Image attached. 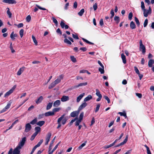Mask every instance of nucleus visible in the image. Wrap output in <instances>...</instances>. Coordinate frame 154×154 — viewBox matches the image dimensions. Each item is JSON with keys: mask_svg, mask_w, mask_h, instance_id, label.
Instances as JSON below:
<instances>
[{"mask_svg": "<svg viewBox=\"0 0 154 154\" xmlns=\"http://www.w3.org/2000/svg\"><path fill=\"white\" fill-rule=\"evenodd\" d=\"M63 75H59L56 80L49 86L48 88L51 89L54 87L56 85L60 82L61 80L63 79Z\"/></svg>", "mask_w": 154, "mask_h": 154, "instance_id": "obj_1", "label": "nucleus"}, {"mask_svg": "<svg viewBox=\"0 0 154 154\" xmlns=\"http://www.w3.org/2000/svg\"><path fill=\"white\" fill-rule=\"evenodd\" d=\"M65 114H63L57 120L58 125L57 127V128H59L61 127V121L63 125H64L66 124L68 119L66 117H65Z\"/></svg>", "mask_w": 154, "mask_h": 154, "instance_id": "obj_2", "label": "nucleus"}, {"mask_svg": "<svg viewBox=\"0 0 154 154\" xmlns=\"http://www.w3.org/2000/svg\"><path fill=\"white\" fill-rule=\"evenodd\" d=\"M26 141V137H24L22 138L21 140H20L18 145L17 146L21 149L22 147L24 145Z\"/></svg>", "mask_w": 154, "mask_h": 154, "instance_id": "obj_3", "label": "nucleus"}, {"mask_svg": "<svg viewBox=\"0 0 154 154\" xmlns=\"http://www.w3.org/2000/svg\"><path fill=\"white\" fill-rule=\"evenodd\" d=\"M140 51L142 50L143 54H144L146 52V48L145 46L142 43V40H140Z\"/></svg>", "mask_w": 154, "mask_h": 154, "instance_id": "obj_4", "label": "nucleus"}, {"mask_svg": "<svg viewBox=\"0 0 154 154\" xmlns=\"http://www.w3.org/2000/svg\"><path fill=\"white\" fill-rule=\"evenodd\" d=\"M16 87V85H14L11 89L9 91L7 92L4 95L5 97H6L9 96L10 94L13 93L14 89H15Z\"/></svg>", "mask_w": 154, "mask_h": 154, "instance_id": "obj_5", "label": "nucleus"}, {"mask_svg": "<svg viewBox=\"0 0 154 154\" xmlns=\"http://www.w3.org/2000/svg\"><path fill=\"white\" fill-rule=\"evenodd\" d=\"M51 134L50 132H48L46 136V137L45 139V143L46 145H47L48 144V143L49 142L51 136Z\"/></svg>", "mask_w": 154, "mask_h": 154, "instance_id": "obj_6", "label": "nucleus"}, {"mask_svg": "<svg viewBox=\"0 0 154 154\" xmlns=\"http://www.w3.org/2000/svg\"><path fill=\"white\" fill-rule=\"evenodd\" d=\"M3 2L9 4H15L17 3L15 0H3Z\"/></svg>", "mask_w": 154, "mask_h": 154, "instance_id": "obj_7", "label": "nucleus"}, {"mask_svg": "<svg viewBox=\"0 0 154 154\" xmlns=\"http://www.w3.org/2000/svg\"><path fill=\"white\" fill-rule=\"evenodd\" d=\"M21 148L17 146L13 151V154H20V149Z\"/></svg>", "mask_w": 154, "mask_h": 154, "instance_id": "obj_8", "label": "nucleus"}, {"mask_svg": "<svg viewBox=\"0 0 154 154\" xmlns=\"http://www.w3.org/2000/svg\"><path fill=\"white\" fill-rule=\"evenodd\" d=\"M87 105V103L85 102H84L79 106L78 108V110L80 111L85 108Z\"/></svg>", "mask_w": 154, "mask_h": 154, "instance_id": "obj_9", "label": "nucleus"}, {"mask_svg": "<svg viewBox=\"0 0 154 154\" xmlns=\"http://www.w3.org/2000/svg\"><path fill=\"white\" fill-rule=\"evenodd\" d=\"M31 128V126L29 123L27 124L25 126V131L27 132H29Z\"/></svg>", "mask_w": 154, "mask_h": 154, "instance_id": "obj_10", "label": "nucleus"}, {"mask_svg": "<svg viewBox=\"0 0 154 154\" xmlns=\"http://www.w3.org/2000/svg\"><path fill=\"white\" fill-rule=\"evenodd\" d=\"M69 100V97L68 96H63L61 98V101L64 102L68 101Z\"/></svg>", "mask_w": 154, "mask_h": 154, "instance_id": "obj_11", "label": "nucleus"}, {"mask_svg": "<svg viewBox=\"0 0 154 154\" xmlns=\"http://www.w3.org/2000/svg\"><path fill=\"white\" fill-rule=\"evenodd\" d=\"M79 111H76L72 112L70 114V116L72 117H75L77 116L79 113Z\"/></svg>", "mask_w": 154, "mask_h": 154, "instance_id": "obj_12", "label": "nucleus"}, {"mask_svg": "<svg viewBox=\"0 0 154 154\" xmlns=\"http://www.w3.org/2000/svg\"><path fill=\"white\" fill-rule=\"evenodd\" d=\"M85 95V93H83L80 95L79 96H78L76 99V101L77 102L79 103L81 100L82 98V97L84 96Z\"/></svg>", "mask_w": 154, "mask_h": 154, "instance_id": "obj_13", "label": "nucleus"}, {"mask_svg": "<svg viewBox=\"0 0 154 154\" xmlns=\"http://www.w3.org/2000/svg\"><path fill=\"white\" fill-rule=\"evenodd\" d=\"M87 85V82H85V83H80L78 85H75L74 86V88H78L79 87L84 86Z\"/></svg>", "mask_w": 154, "mask_h": 154, "instance_id": "obj_14", "label": "nucleus"}, {"mask_svg": "<svg viewBox=\"0 0 154 154\" xmlns=\"http://www.w3.org/2000/svg\"><path fill=\"white\" fill-rule=\"evenodd\" d=\"M43 99V97L42 96L40 97L37 100H35V103L36 104H38L41 102Z\"/></svg>", "mask_w": 154, "mask_h": 154, "instance_id": "obj_15", "label": "nucleus"}, {"mask_svg": "<svg viewBox=\"0 0 154 154\" xmlns=\"http://www.w3.org/2000/svg\"><path fill=\"white\" fill-rule=\"evenodd\" d=\"M60 104V101L59 100H57L55 101L53 104V106L54 107H57Z\"/></svg>", "mask_w": 154, "mask_h": 154, "instance_id": "obj_16", "label": "nucleus"}, {"mask_svg": "<svg viewBox=\"0 0 154 154\" xmlns=\"http://www.w3.org/2000/svg\"><path fill=\"white\" fill-rule=\"evenodd\" d=\"M92 98V97L91 95H88L87 97H85L84 99V102H86L90 100Z\"/></svg>", "mask_w": 154, "mask_h": 154, "instance_id": "obj_17", "label": "nucleus"}, {"mask_svg": "<svg viewBox=\"0 0 154 154\" xmlns=\"http://www.w3.org/2000/svg\"><path fill=\"white\" fill-rule=\"evenodd\" d=\"M54 115V113L53 112L49 111L48 112H46L45 113V116H51Z\"/></svg>", "mask_w": 154, "mask_h": 154, "instance_id": "obj_18", "label": "nucleus"}, {"mask_svg": "<svg viewBox=\"0 0 154 154\" xmlns=\"http://www.w3.org/2000/svg\"><path fill=\"white\" fill-rule=\"evenodd\" d=\"M24 67H23L20 68L18 71L17 74L18 75H20L24 71Z\"/></svg>", "mask_w": 154, "mask_h": 154, "instance_id": "obj_19", "label": "nucleus"}, {"mask_svg": "<svg viewBox=\"0 0 154 154\" xmlns=\"http://www.w3.org/2000/svg\"><path fill=\"white\" fill-rule=\"evenodd\" d=\"M143 11V15L145 17H147L148 14L151 13L148 10H146L145 9H144Z\"/></svg>", "mask_w": 154, "mask_h": 154, "instance_id": "obj_20", "label": "nucleus"}, {"mask_svg": "<svg viewBox=\"0 0 154 154\" xmlns=\"http://www.w3.org/2000/svg\"><path fill=\"white\" fill-rule=\"evenodd\" d=\"M121 56L123 63L124 64H125L126 63V60L125 56L123 54H122Z\"/></svg>", "mask_w": 154, "mask_h": 154, "instance_id": "obj_21", "label": "nucleus"}, {"mask_svg": "<svg viewBox=\"0 0 154 154\" xmlns=\"http://www.w3.org/2000/svg\"><path fill=\"white\" fill-rule=\"evenodd\" d=\"M130 26L131 28L132 29H134L135 28L136 25L134 22L132 21L130 23Z\"/></svg>", "mask_w": 154, "mask_h": 154, "instance_id": "obj_22", "label": "nucleus"}, {"mask_svg": "<svg viewBox=\"0 0 154 154\" xmlns=\"http://www.w3.org/2000/svg\"><path fill=\"white\" fill-rule=\"evenodd\" d=\"M154 63V60L152 59L150 60L148 62V66L149 67H152V65Z\"/></svg>", "mask_w": 154, "mask_h": 154, "instance_id": "obj_23", "label": "nucleus"}, {"mask_svg": "<svg viewBox=\"0 0 154 154\" xmlns=\"http://www.w3.org/2000/svg\"><path fill=\"white\" fill-rule=\"evenodd\" d=\"M96 95L98 96V97H102V96L101 94H100V91L99 90L97 89L96 90Z\"/></svg>", "mask_w": 154, "mask_h": 154, "instance_id": "obj_24", "label": "nucleus"}, {"mask_svg": "<svg viewBox=\"0 0 154 154\" xmlns=\"http://www.w3.org/2000/svg\"><path fill=\"white\" fill-rule=\"evenodd\" d=\"M12 103V101L11 100H10L8 103L7 104V105L6 106H5V109H8L9 108H10V107L11 106V104Z\"/></svg>", "mask_w": 154, "mask_h": 154, "instance_id": "obj_25", "label": "nucleus"}, {"mask_svg": "<svg viewBox=\"0 0 154 154\" xmlns=\"http://www.w3.org/2000/svg\"><path fill=\"white\" fill-rule=\"evenodd\" d=\"M17 34H14V32H12L11 34L10 37L12 39L14 40L15 39V37H17Z\"/></svg>", "mask_w": 154, "mask_h": 154, "instance_id": "obj_26", "label": "nucleus"}, {"mask_svg": "<svg viewBox=\"0 0 154 154\" xmlns=\"http://www.w3.org/2000/svg\"><path fill=\"white\" fill-rule=\"evenodd\" d=\"M45 122L44 121H39L36 123L37 125L40 126H42L45 124Z\"/></svg>", "mask_w": 154, "mask_h": 154, "instance_id": "obj_27", "label": "nucleus"}, {"mask_svg": "<svg viewBox=\"0 0 154 154\" xmlns=\"http://www.w3.org/2000/svg\"><path fill=\"white\" fill-rule=\"evenodd\" d=\"M35 133L37 134L40 131L41 128L39 127H36L35 128Z\"/></svg>", "mask_w": 154, "mask_h": 154, "instance_id": "obj_28", "label": "nucleus"}, {"mask_svg": "<svg viewBox=\"0 0 154 154\" xmlns=\"http://www.w3.org/2000/svg\"><path fill=\"white\" fill-rule=\"evenodd\" d=\"M52 105V103H48L47 107H46V109L47 110H49L50 109Z\"/></svg>", "mask_w": 154, "mask_h": 154, "instance_id": "obj_29", "label": "nucleus"}, {"mask_svg": "<svg viewBox=\"0 0 154 154\" xmlns=\"http://www.w3.org/2000/svg\"><path fill=\"white\" fill-rule=\"evenodd\" d=\"M98 70L99 71H100L101 74H103L104 72V66L103 67H100L99 68Z\"/></svg>", "mask_w": 154, "mask_h": 154, "instance_id": "obj_30", "label": "nucleus"}, {"mask_svg": "<svg viewBox=\"0 0 154 154\" xmlns=\"http://www.w3.org/2000/svg\"><path fill=\"white\" fill-rule=\"evenodd\" d=\"M114 20L115 21L116 23H118L120 21V18L119 17L115 16L114 18Z\"/></svg>", "mask_w": 154, "mask_h": 154, "instance_id": "obj_31", "label": "nucleus"}, {"mask_svg": "<svg viewBox=\"0 0 154 154\" xmlns=\"http://www.w3.org/2000/svg\"><path fill=\"white\" fill-rule=\"evenodd\" d=\"M85 12V10L84 9H82L81 11L78 13V14L80 16H82Z\"/></svg>", "mask_w": 154, "mask_h": 154, "instance_id": "obj_32", "label": "nucleus"}, {"mask_svg": "<svg viewBox=\"0 0 154 154\" xmlns=\"http://www.w3.org/2000/svg\"><path fill=\"white\" fill-rule=\"evenodd\" d=\"M8 10L7 11V14L9 16V18H11V17L12 14L10 11V9L9 8H7Z\"/></svg>", "mask_w": 154, "mask_h": 154, "instance_id": "obj_33", "label": "nucleus"}, {"mask_svg": "<svg viewBox=\"0 0 154 154\" xmlns=\"http://www.w3.org/2000/svg\"><path fill=\"white\" fill-rule=\"evenodd\" d=\"M87 142V141H85L84 143L82 144L81 145H80V146H79L78 149H81L83 147H84V146H85V145L86 143Z\"/></svg>", "mask_w": 154, "mask_h": 154, "instance_id": "obj_34", "label": "nucleus"}, {"mask_svg": "<svg viewBox=\"0 0 154 154\" xmlns=\"http://www.w3.org/2000/svg\"><path fill=\"white\" fill-rule=\"evenodd\" d=\"M134 20L137 26H139L140 25V23L138 19L136 17H135Z\"/></svg>", "mask_w": 154, "mask_h": 154, "instance_id": "obj_35", "label": "nucleus"}, {"mask_svg": "<svg viewBox=\"0 0 154 154\" xmlns=\"http://www.w3.org/2000/svg\"><path fill=\"white\" fill-rule=\"evenodd\" d=\"M18 120H16L13 123H12V124L11 125V126H10L9 128H8V129H11V128H12V127H13V126H14V125L16 124L17 122H18Z\"/></svg>", "mask_w": 154, "mask_h": 154, "instance_id": "obj_36", "label": "nucleus"}, {"mask_svg": "<svg viewBox=\"0 0 154 154\" xmlns=\"http://www.w3.org/2000/svg\"><path fill=\"white\" fill-rule=\"evenodd\" d=\"M32 38L35 45H37L38 42L36 39H35V37L33 35H32Z\"/></svg>", "mask_w": 154, "mask_h": 154, "instance_id": "obj_37", "label": "nucleus"}, {"mask_svg": "<svg viewBox=\"0 0 154 154\" xmlns=\"http://www.w3.org/2000/svg\"><path fill=\"white\" fill-rule=\"evenodd\" d=\"M64 42L66 43L71 45L72 44L71 42L69 41L67 38H65L64 40Z\"/></svg>", "mask_w": 154, "mask_h": 154, "instance_id": "obj_38", "label": "nucleus"}, {"mask_svg": "<svg viewBox=\"0 0 154 154\" xmlns=\"http://www.w3.org/2000/svg\"><path fill=\"white\" fill-rule=\"evenodd\" d=\"M37 122V119L36 118H35L34 119H33V120H32V121H31L30 122L29 124H32V125H34L35 123H36Z\"/></svg>", "mask_w": 154, "mask_h": 154, "instance_id": "obj_39", "label": "nucleus"}, {"mask_svg": "<svg viewBox=\"0 0 154 154\" xmlns=\"http://www.w3.org/2000/svg\"><path fill=\"white\" fill-rule=\"evenodd\" d=\"M118 114H120L121 116H124L125 118H126L127 117L126 113L125 112L123 113L122 112H119Z\"/></svg>", "mask_w": 154, "mask_h": 154, "instance_id": "obj_40", "label": "nucleus"}, {"mask_svg": "<svg viewBox=\"0 0 154 154\" xmlns=\"http://www.w3.org/2000/svg\"><path fill=\"white\" fill-rule=\"evenodd\" d=\"M10 50L11 51V52L12 53H14L15 52V50L13 49V47H12V43H11L10 44Z\"/></svg>", "mask_w": 154, "mask_h": 154, "instance_id": "obj_41", "label": "nucleus"}, {"mask_svg": "<svg viewBox=\"0 0 154 154\" xmlns=\"http://www.w3.org/2000/svg\"><path fill=\"white\" fill-rule=\"evenodd\" d=\"M43 141V139H42L40 140V141L37 143V145H36L35 146L37 147L39 146L42 143Z\"/></svg>", "mask_w": 154, "mask_h": 154, "instance_id": "obj_42", "label": "nucleus"}, {"mask_svg": "<svg viewBox=\"0 0 154 154\" xmlns=\"http://www.w3.org/2000/svg\"><path fill=\"white\" fill-rule=\"evenodd\" d=\"M84 116V113L83 112H82L81 113V114L80 115L79 118V120L82 121L83 117Z\"/></svg>", "mask_w": 154, "mask_h": 154, "instance_id": "obj_43", "label": "nucleus"}, {"mask_svg": "<svg viewBox=\"0 0 154 154\" xmlns=\"http://www.w3.org/2000/svg\"><path fill=\"white\" fill-rule=\"evenodd\" d=\"M23 32L24 30L23 29H21L19 32L21 38H22L23 36Z\"/></svg>", "mask_w": 154, "mask_h": 154, "instance_id": "obj_44", "label": "nucleus"}, {"mask_svg": "<svg viewBox=\"0 0 154 154\" xmlns=\"http://www.w3.org/2000/svg\"><path fill=\"white\" fill-rule=\"evenodd\" d=\"M82 39L84 42H85L87 43L90 44H91L92 45L94 44L93 43L89 42V41H88V40H87L86 39H85L84 38H82Z\"/></svg>", "mask_w": 154, "mask_h": 154, "instance_id": "obj_45", "label": "nucleus"}, {"mask_svg": "<svg viewBox=\"0 0 154 154\" xmlns=\"http://www.w3.org/2000/svg\"><path fill=\"white\" fill-rule=\"evenodd\" d=\"M70 58L71 60L74 63L76 62V58L72 56H70Z\"/></svg>", "mask_w": 154, "mask_h": 154, "instance_id": "obj_46", "label": "nucleus"}, {"mask_svg": "<svg viewBox=\"0 0 154 154\" xmlns=\"http://www.w3.org/2000/svg\"><path fill=\"white\" fill-rule=\"evenodd\" d=\"M14 25L17 26V27L18 28H20L22 27L23 26V23H21L19 24H14Z\"/></svg>", "mask_w": 154, "mask_h": 154, "instance_id": "obj_47", "label": "nucleus"}, {"mask_svg": "<svg viewBox=\"0 0 154 154\" xmlns=\"http://www.w3.org/2000/svg\"><path fill=\"white\" fill-rule=\"evenodd\" d=\"M134 70H135L136 73L138 75L140 73V72H139V71L138 69H137V67L136 66H134Z\"/></svg>", "mask_w": 154, "mask_h": 154, "instance_id": "obj_48", "label": "nucleus"}, {"mask_svg": "<svg viewBox=\"0 0 154 154\" xmlns=\"http://www.w3.org/2000/svg\"><path fill=\"white\" fill-rule=\"evenodd\" d=\"M60 109V108H55L53 109L52 111L54 113V112H58Z\"/></svg>", "mask_w": 154, "mask_h": 154, "instance_id": "obj_49", "label": "nucleus"}, {"mask_svg": "<svg viewBox=\"0 0 154 154\" xmlns=\"http://www.w3.org/2000/svg\"><path fill=\"white\" fill-rule=\"evenodd\" d=\"M110 14L111 15V16L110 17V18H112L114 16V14H115L113 9H112L111 10V11H110Z\"/></svg>", "mask_w": 154, "mask_h": 154, "instance_id": "obj_50", "label": "nucleus"}, {"mask_svg": "<svg viewBox=\"0 0 154 154\" xmlns=\"http://www.w3.org/2000/svg\"><path fill=\"white\" fill-rule=\"evenodd\" d=\"M103 97L107 101L108 103H109L110 102V100L109 98L107 96H103Z\"/></svg>", "mask_w": 154, "mask_h": 154, "instance_id": "obj_51", "label": "nucleus"}, {"mask_svg": "<svg viewBox=\"0 0 154 154\" xmlns=\"http://www.w3.org/2000/svg\"><path fill=\"white\" fill-rule=\"evenodd\" d=\"M52 19L54 23H55L56 25H57L58 24V22L57 20L54 17H52Z\"/></svg>", "mask_w": 154, "mask_h": 154, "instance_id": "obj_52", "label": "nucleus"}, {"mask_svg": "<svg viewBox=\"0 0 154 154\" xmlns=\"http://www.w3.org/2000/svg\"><path fill=\"white\" fill-rule=\"evenodd\" d=\"M100 106V104H98L97 105V107H96V109L95 111L96 112H97V111L99 110Z\"/></svg>", "mask_w": 154, "mask_h": 154, "instance_id": "obj_53", "label": "nucleus"}, {"mask_svg": "<svg viewBox=\"0 0 154 154\" xmlns=\"http://www.w3.org/2000/svg\"><path fill=\"white\" fill-rule=\"evenodd\" d=\"M141 7L142 9L143 10L144 9H145V6H144V3L143 2V1H142L141 2Z\"/></svg>", "mask_w": 154, "mask_h": 154, "instance_id": "obj_54", "label": "nucleus"}, {"mask_svg": "<svg viewBox=\"0 0 154 154\" xmlns=\"http://www.w3.org/2000/svg\"><path fill=\"white\" fill-rule=\"evenodd\" d=\"M93 7L94 10L96 11L97 10V3H95V4L94 5H93Z\"/></svg>", "mask_w": 154, "mask_h": 154, "instance_id": "obj_55", "label": "nucleus"}, {"mask_svg": "<svg viewBox=\"0 0 154 154\" xmlns=\"http://www.w3.org/2000/svg\"><path fill=\"white\" fill-rule=\"evenodd\" d=\"M148 20L147 19H146L145 20L144 22V23H143L144 27H146L147 26V24H148Z\"/></svg>", "mask_w": 154, "mask_h": 154, "instance_id": "obj_56", "label": "nucleus"}, {"mask_svg": "<svg viewBox=\"0 0 154 154\" xmlns=\"http://www.w3.org/2000/svg\"><path fill=\"white\" fill-rule=\"evenodd\" d=\"M133 17V14L132 12H130L128 15V19L129 20H131L132 19Z\"/></svg>", "mask_w": 154, "mask_h": 154, "instance_id": "obj_57", "label": "nucleus"}, {"mask_svg": "<svg viewBox=\"0 0 154 154\" xmlns=\"http://www.w3.org/2000/svg\"><path fill=\"white\" fill-rule=\"evenodd\" d=\"M37 135V134H36V133H34V134L32 135L31 136L30 140H33L34 138H35V137L36 136V135Z\"/></svg>", "mask_w": 154, "mask_h": 154, "instance_id": "obj_58", "label": "nucleus"}, {"mask_svg": "<svg viewBox=\"0 0 154 154\" xmlns=\"http://www.w3.org/2000/svg\"><path fill=\"white\" fill-rule=\"evenodd\" d=\"M31 19V17L30 15L28 16L26 18V20L27 22H29Z\"/></svg>", "mask_w": 154, "mask_h": 154, "instance_id": "obj_59", "label": "nucleus"}, {"mask_svg": "<svg viewBox=\"0 0 154 154\" xmlns=\"http://www.w3.org/2000/svg\"><path fill=\"white\" fill-rule=\"evenodd\" d=\"M113 146V145L112 144H112H110L109 145L105 146H104L103 147L104 148L106 149L108 148H109L111 147H112Z\"/></svg>", "mask_w": 154, "mask_h": 154, "instance_id": "obj_60", "label": "nucleus"}, {"mask_svg": "<svg viewBox=\"0 0 154 154\" xmlns=\"http://www.w3.org/2000/svg\"><path fill=\"white\" fill-rule=\"evenodd\" d=\"M36 7H38L39 9H41V10H47L45 8H42L41 7H40V6H39V5H36Z\"/></svg>", "mask_w": 154, "mask_h": 154, "instance_id": "obj_61", "label": "nucleus"}, {"mask_svg": "<svg viewBox=\"0 0 154 154\" xmlns=\"http://www.w3.org/2000/svg\"><path fill=\"white\" fill-rule=\"evenodd\" d=\"M60 142L59 143H57L54 147V148L52 150V151L53 152L57 148L59 144L60 143Z\"/></svg>", "mask_w": 154, "mask_h": 154, "instance_id": "obj_62", "label": "nucleus"}, {"mask_svg": "<svg viewBox=\"0 0 154 154\" xmlns=\"http://www.w3.org/2000/svg\"><path fill=\"white\" fill-rule=\"evenodd\" d=\"M82 121L78 119L75 122V125L76 126H78L79 125V123L81 122Z\"/></svg>", "mask_w": 154, "mask_h": 154, "instance_id": "obj_63", "label": "nucleus"}, {"mask_svg": "<svg viewBox=\"0 0 154 154\" xmlns=\"http://www.w3.org/2000/svg\"><path fill=\"white\" fill-rule=\"evenodd\" d=\"M60 25L61 27L62 28H64L65 25V23L63 22V21H61L60 23Z\"/></svg>", "mask_w": 154, "mask_h": 154, "instance_id": "obj_64", "label": "nucleus"}]
</instances>
